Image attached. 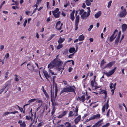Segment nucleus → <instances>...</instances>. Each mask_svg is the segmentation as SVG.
I'll list each match as a JSON object with an SVG mask.
<instances>
[{
  "instance_id": "obj_51",
  "label": "nucleus",
  "mask_w": 127,
  "mask_h": 127,
  "mask_svg": "<svg viewBox=\"0 0 127 127\" xmlns=\"http://www.w3.org/2000/svg\"><path fill=\"white\" fill-rule=\"evenodd\" d=\"M93 25H91L90 26L89 28L88 29V30L89 31H90L93 28Z\"/></svg>"
},
{
  "instance_id": "obj_36",
  "label": "nucleus",
  "mask_w": 127,
  "mask_h": 127,
  "mask_svg": "<svg viewBox=\"0 0 127 127\" xmlns=\"http://www.w3.org/2000/svg\"><path fill=\"white\" fill-rule=\"evenodd\" d=\"M75 114H73V112L72 111H70L69 112V114H68V117H71L72 116H74Z\"/></svg>"
},
{
  "instance_id": "obj_39",
  "label": "nucleus",
  "mask_w": 127,
  "mask_h": 127,
  "mask_svg": "<svg viewBox=\"0 0 127 127\" xmlns=\"http://www.w3.org/2000/svg\"><path fill=\"white\" fill-rule=\"evenodd\" d=\"M108 108H107L106 107V106L105 105H104L103 106V107L102 109V112H104L105 109L106 110Z\"/></svg>"
},
{
  "instance_id": "obj_45",
  "label": "nucleus",
  "mask_w": 127,
  "mask_h": 127,
  "mask_svg": "<svg viewBox=\"0 0 127 127\" xmlns=\"http://www.w3.org/2000/svg\"><path fill=\"white\" fill-rule=\"evenodd\" d=\"M27 21V20L26 19H25V21L23 24V26L24 27H25L26 26Z\"/></svg>"
},
{
  "instance_id": "obj_59",
  "label": "nucleus",
  "mask_w": 127,
  "mask_h": 127,
  "mask_svg": "<svg viewBox=\"0 0 127 127\" xmlns=\"http://www.w3.org/2000/svg\"><path fill=\"white\" fill-rule=\"evenodd\" d=\"M18 112V111H15L11 112H10V113L11 114H15V113H17Z\"/></svg>"
},
{
  "instance_id": "obj_31",
  "label": "nucleus",
  "mask_w": 127,
  "mask_h": 127,
  "mask_svg": "<svg viewBox=\"0 0 127 127\" xmlns=\"http://www.w3.org/2000/svg\"><path fill=\"white\" fill-rule=\"evenodd\" d=\"M93 0H86V3L87 5H90L91 4V2L93 1Z\"/></svg>"
},
{
  "instance_id": "obj_56",
  "label": "nucleus",
  "mask_w": 127,
  "mask_h": 127,
  "mask_svg": "<svg viewBox=\"0 0 127 127\" xmlns=\"http://www.w3.org/2000/svg\"><path fill=\"white\" fill-rule=\"evenodd\" d=\"M9 113H10L9 112H5L4 113V115L5 116L6 115H7L8 114H9Z\"/></svg>"
},
{
  "instance_id": "obj_43",
  "label": "nucleus",
  "mask_w": 127,
  "mask_h": 127,
  "mask_svg": "<svg viewBox=\"0 0 127 127\" xmlns=\"http://www.w3.org/2000/svg\"><path fill=\"white\" fill-rule=\"evenodd\" d=\"M113 83L112 82H111L110 83V89H112L113 88Z\"/></svg>"
},
{
  "instance_id": "obj_28",
  "label": "nucleus",
  "mask_w": 127,
  "mask_h": 127,
  "mask_svg": "<svg viewBox=\"0 0 127 127\" xmlns=\"http://www.w3.org/2000/svg\"><path fill=\"white\" fill-rule=\"evenodd\" d=\"M67 113V112L66 111H64L61 115L59 116L58 118H61L63 116L65 115Z\"/></svg>"
},
{
  "instance_id": "obj_60",
  "label": "nucleus",
  "mask_w": 127,
  "mask_h": 127,
  "mask_svg": "<svg viewBox=\"0 0 127 127\" xmlns=\"http://www.w3.org/2000/svg\"><path fill=\"white\" fill-rule=\"evenodd\" d=\"M115 89H114V88H113V89H112L111 90V92L112 93V95H113V94H114V90Z\"/></svg>"
},
{
  "instance_id": "obj_1",
  "label": "nucleus",
  "mask_w": 127,
  "mask_h": 127,
  "mask_svg": "<svg viewBox=\"0 0 127 127\" xmlns=\"http://www.w3.org/2000/svg\"><path fill=\"white\" fill-rule=\"evenodd\" d=\"M121 33V32H118L117 30H115L113 34L111 35L110 38L109 39L110 41H112L115 39L116 36H117L115 41V42L116 43H117L120 37Z\"/></svg>"
},
{
  "instance_id": "obj_18",
  "label": "nucleus",
  "mask_w": 127,
  "mask_h": 127,
  "mask_svg": "<svg viewBox=\"0 0 127 127\" xmlns=\"http://www.w3.org/2000/svg\"><path fill=\"white\" fill-rule=\"evenodd\" d=\"M43 72L45 77L47 80H48V78L50 77V76L47 72L46 70H43Z\"/></svg>"
},
{
  "instance_id": "obj_54",
  "label": "nucleus",
  "mask_w": 127,
  "mask_h": 127,
  "mask_svg": "<svg viewBox=\"0 0 127 127\" xmlns=\"http://www.w3.org/2000/svg\"><path fill=\"white\" fill-rule=\"evenodd\" d=\"M46 97L47 98H49V95L47 93V92L45 93H44Z\"/></svg>"
},
{
  "instance_id": "obj_26",
  "label": "nucleus",
  "mask_w": 127,
  "mask_h": 127,
  "mask_svg": "<svg viewBox=\"0 0 127 127\" xmlns=\"http://www.w3.org/2000/svg\"><path fill=\"white\" fill-rule=\"evenodd\" d=\"M122 27L123 31H125L127 28V25L126 24H124L122 25Z\"/></svg>"
},
{
  "instance_id": "obj_21",
  "label": "nucleus",
  "mask_w": 127,
  "mask_h": 127,
  "mask_svg": "<svg viewBox=\"0 0 127 127\" xmlns=\"http://www.w3.org/2000/svg\"><path fill=\"white\" fill-rule=\"evenodd\" d=\"M81 119V116L79 115L74 120L75 123V124H77L80 121Z\"/></svg>"
},
{
  "instance_id": "obj_8",
  "label": "nucleus",
  "mask_w": 127,
  "mask_h": 127,
  "mask_svg": "<svg viewBox=\"0 0 127 127\" xmlns=\"http://www.w3.org/2000/svg\"><path fill=\"white\" fill-rule=\"evenodd\" d=\"M27 68L30 70L31 72H34L35 71L34 70V67L32 64L31 63L28 64L27 65Z\"/></svg>"
},
{
  "instance_id": "obj_35",
  "label": "nucleus",
  "mask_w": 127,
  "mask_h": 127,
  "mask_svg": "<svg viewBox=\"0 0 127 127\" xmlns=\"http://www.w3.org/2000/svg\"><path fill=\"white\" fill-rule=\"evenodd\" d=\"M106 63V62L104 61V60H103L101 62V63L100 64V66L101 68H102L103 69V68L102 67L104 65V64Z\"/></svg>"
},
{
  "instance_id": "obj_2",
  "label": "nucleus",
  "mask_w": 127,
  "mask_h": 127,
  "mask_svg": "<svg viewBox=\"0 0 127 127\" xmlns=\"http://www.w3.org/2000/svg\"><path fill=\"white\" fill-rule=\"evenodd\" d=\"M88 10L87 13L85 11H84L83 9H81L80 11L79 14L81 15V18L83 19H86L90 15V12H91L90 7L87 8Z\"/></svg>"
},
{
  "instance_id": "obj_13",
  "label": "nucleus",
  "mask_w": 127,
  "mask_h": 127,
  "mask_svg": "<svg viewBox=\"0 0 127 127\" xmlns=\"http://www.w3.org/2000/svg\"><path fill=\"white\" fill-rule=\"evenodd\" d=\"M115 63V62H111L107 64L103 68V69H105L106 68H110Z\"/></svg>"
},
{
  "instance_id": "obj_47",
  "label": "nucleus",
  "mask_w": 127,
  "mask_h": 127,
  "mask_svg": "<svg viewBox=\"0 0 127 127\" xmlns=\"http://www.w3.org/2000/svg\"><path fill=\"white\" fill-rule=\"evenodd\" d=\"M110 110H109L108 111L107 113V114H106V116L107 117H108L109 118V116H110Z\"/></svg>"
},
{
  "instance_id": "obj_48",
  "label": "nucleus",
  "mask_w": 127,
  "mask_h": 127,
  "mask_svg": "<svg viewBox=\"0 0 127 127\" xmlns=\"http://www.w3.org/2000/svg\"><path fill=\"white\" fill-rule=\"evenodd\" d=\"M69 4V1L67 2L65 4H64V7H67L68 5Z\"/></svg>"
},
{
  "instance_id": "obj_12",
  "label": "nucleus",
  "mask_w": 127,
  "mask_h": 127,
  "mask_svg": "<svg viewBox=\"0 0 127 127\" xmlns=\"http://www.w3.org/2000/svg\"><path fill=\"white\" fill-rule=\"evenodd\" d=\"M63 25V24L61 23L60 21H58L57 23L56 26V29L58 30H60L61 29V27Z\"/></svg>"
},
{
  "instance_id": "obj_38",
  "label": "nucleus",
  "mask_w": 127,
  "mask_h": 127,
  "mask_svg": "<svg viewBox=\"0 0 127 127\" xmlns=\"http://www.w3.org/2000/svg\"><path fill=\"white\" fill-rule=\"evenodd\" d=\"M63 46V45L62 44H59L57 47V49H59L61 48H62Z\"/></svg>"
},
{
  "instance_id": "obj_33",
  "label": "nucleus",
  "mask_w": 127,
  "mask_h": 127,
  "mask_svg": "<svg viewBox=\"0 0 127 127\" xmlns=\"http://www.w3.org/2000/svg\"><path fill=\"white\" fill-rule=\"evenodd\" d=\"M78 107L77 106L76 107L75 110V112L76 113V114L74 115L75 117L77 116L78 115Z\"/></svg>"
},
{
  "instance_id": "obj_61",
  "label": "nucleus",
  "mask_w": 127,
  "mask_h": 127,
  "mask_svg": "<svg viewBox=\"0 0 127 127\" xmlns=\"http://www.w3.org/2000/svg\"><path fill=\"white\" fill-rule=\"evenodd\" d=\"M42 0H37L36 2V4H39Z\"/></svg>"
},
{
  "instance_id": "obj_44",
  "label": "nucleus",
  "mask_w": 127,
  "mask_h": 127,
  "mask_svg": "<svg viewBox=\"0 0 127 127\" xmlns=\"http://www.w3.org/2000/svg\"><path fill=\"white\" fill-rule=\"evenodd\" d=\"M56 35L55 34H52L50 36V39L49 40H48V41H49L50 40H51L53 37L55 36Z\"/></svg>"
},
{
  "instance_id": "obj_24",
  "label": "nucleus",
  "mask_w": 127,
  "mask_h": 127,
  "mask_svg": "<svg viewBox=\"0 0 127 127\" xmlns=\"http://www.w3.org/2000/svg\"><path fill=\"white\" fill-rule=\"evenodd\" d=\"M85 97L84 95L82 96L81 97H79L78 99V100L79 101H81L82 102H84L85 101Z\"/></svg>"
},
{
  "instance_id": "obj_7",
  "label": "nucleus",
  "mask_w": 127,
  "mask_h": 127,
  "mask_svg": "<svg viewBox=\"0 0 127 127\" xmlns=\"http://www.w3.org/2000/svg\"><path fill=\"white\" fill-rule=\"evenodd\" d=\"M91 87L93 88V90L96 89L98 88H99V89H101V88L97 86V84L95 81L92 80L91 82Z\"/></svg>"
},
{
  "instance_id": "obj_17",
  "label": "nucleus",
  "mask_w": 127,
  "mask_h": 127,
  "mask_svg": "<svg viewBox=\"0 0 127 127\" xmlns=\"http://www.w3.org/2000/svg\"><path fill=\"white\" fill-rule=\"evenodd\" d=\"M18 123L20 124V127H25L26 125L25 122L24 121L22 122L21 120H20L18 122Z\"/></svg>"
},
{
  "instance_id": "obj_29",
  "label": "nucleus",
  "mask_w": 127,
  "mask_h": 127,
  "mask_svg": "<svg viewBox=\"0 0 127 127\" xmlns=\"http://www.w3.org/2000/svg\"><path fill=\"white\" fill-rule=\"evenodd\" d=\"M65 40V39L62 38L60 37L59 40L58 41V42L59 44H61Z\"/></svg>"
},
{
  "instance_id": "obj_23",
  "label": "nucleus",
  "mask_w": 127,
  "mask_h": 127,
  "mask_svg": "<svg viewBox=\"0 0 127 127\" xmlns=\"http://www.w3.org/2000/svg\"><path fill=\"white\" fill-rule=\"evenodd\" d=\"M65 125L66 127H76L75 125L71 126V124L68 122H67L65 124Z\"/></svg>"
},
{
  "instance_id": "obj_58",
  "label": "nucleus",
  "mask_w": 127,
  "mask_h": 127,
  "mask_svg": "<svg viewBox=\"0 0 127 127\" xmlns=\"http://www.w3.org/2000/svg\"><path fill=\"white\" fill-rule=\"evenodd\" d=\"M4 46L3 45H1L0 46V49L1 50H3L4 48Z\"/></svg>"
},
{
  "instance_id": "obj_14",
  "label": "nucleus",
  "mask_w": 127,
  "mask_h": 127,
  "mask_svg": "<svg viewBox=\"0 0 127 127\" xmlns=\"http://www.w3.org/2000/svg\"><path fill=\"white\" fill-rule=\"evenodd\" d=\"M103 121V119L100 120L96 123L92 127H96L100 126L101 124V122Z\"/></svg>"
},
{
  "instance_id": "obj_9",
  "label": "nucleus",
  "mask_w": 127,
  "mask_h": 127,
  "mask_svg": "<svg viewBox=\"0 0 127 127\" xmlns=\"http://www.w3.org/2000/svg\"><path fill=\"white\" fill-rule=\"evenodd\" d=\"M79 15L77 16L75 19V30H76L78 29V26L79 22Z\"/></svg>"
},
{
  "instance_id": "obj_63",
  "label": "nucleus",
  "mask_w": 127,
  "mask_h": 127,
  "mask_svg": "<svg viewBox=\"0 0 127 127\" xmlns=\"http://www.w3.org/2000/svg\"><path fill=\"white\" fill-rule=\"evenodd\" d=\"M116 83H114L113 85V88H114V89H116Z\"/></svg>"
},
{
  "instance_id": "obj_30",
  "label": "nucleus",
  "mask_w": 127,
  "mask_h": 127,
  "mask_svg": "<svg viewBox=\"0 0 127 127\" xmlns=\"http://www.w3.org/2000/svg\"><path fill=\"white\" fill-rule=\"evenodd\" d=\"M69 52L70 53H73L74 52V53L76 52V51H75V48H71L69 49Z\"/></svg>"
},
{
  "instance_id": "obj_46",
  "label": "nucleus",
  "mask_w": 127,
  "mask_h": 127,
  "mask_svg": "<svg viewBox=\"0 0 127 127\" xmlns=\"http://www.w3.org/2000/svg\"><path fill=\"white\" fill-rule=\"evenodd\" d=\"M110 125V124L109 123H107L106 125H103L102 127H108L109 125Z\"/></svg>"
},
{
  "instance_id": "obj_62",
  "label": "nucleus",
  "mask_w": 127,
  "mask_h": 127,
  "mask_svg": "<svg viewBox=\"0 0 127 127\" xmlns=\"http://www.w3.org/2000/svg\"><path fill=\"white\" fill-rule=\"evenodd\" d=\"M62 15L64 17H65L66 15L65 13L63 12H62Z\"/></svg>"
},
{
  "instance_id": "obj_53",
  "label": "nucleus",
  "mask_w": 127,
  "mask_h": 127,
  "mask_svg": "<svg viewBox=\"0 0 127 127\" xmlns=\"http://www.w3.org/2000/svg\"><path fill=\"white\" fill-rule=\"evenodd\" d=\"M74 54V53L71 54L68 56V57L70 58H72Z\"/></svg>"
},
{
  "instance_id": "obj_22",
  "label": "nucleus",
  "mask_w": 127,
  "mask_h": 127,
  "mask_svg": "<svg viewBox=\"0 0 127 127\" xmlns=\"http://www.w3.org/2000/svg\"><path fill=\"white\" fill-rule=\"evenodd\" d=\"M74 10H73L70 15V19L72 21H73L74 19Z\"/></svg>"
},
{
  "instance_id": "obj_34",
  "label": "nucleus",
  "mask_w": 127,
  "mask_h": 127,
  "mask_svg": "<svg viewBox=\"0 0 127 127\" xmlns=\"http://www.w3.org/2000/svg\"><path fill=\"white\" fill-rule=\"evenodd\" d=\"M49 72L50 74H51L52 75H56L57 74L55 73H54L52 70L49 69Z\"/></svg>"
},
{
  "instance_id": "obj_25",
  "label": "nucleus",
  "mask_w": 127,
  "mask_h": 127,
  "mask_svg": "<svg viewBox=\"0 0 127 127\" xmlns=\"http://www.w3.org/2000/svg\"><path fill=\"white\" fill-rule=\"evenodd\" d=\"M100 94H104L105 95L104 97L106 98L107 96V93L106 91L104 90H102L99 92Z\"/></svg>"
},
{
  "instance_id": "obj_32",
  "label": "nucleus",
  "mask_w": 127,
  "mask_h": 127,
  "mask_svg": "<svg viewBox=\"0 0 127 127\" xmlns=\"http://www.w3.org/2000/svg\"><path fill=\"white\" fill-rule=\"evenodd\" d=\"M37 100V99L35 98H33L31 99L28 102V103H29V104H30L31 103L33 102H35L36 100Z\"/></svg>"
},
{
  "instance_id": "obj_5",
  "label": "nucleus",
  "mask_w": 127,
  "mask_h": 127,
  "mask_svg": "<svg viewBox=\"0 0 127 127\" xmlns=\"http://www.w3.org/2000/svg\"><path fill=\"white\" fill-rule=\"evenodd\" d=\"M54 62L55 63L56 67L58 68L59 69H61V68H62L61 66L63 64L62 61L57 59H55L54 60Z\"/></svg>"
},
{
  "instance_id": "obj_52",
  "label": "nucleus",
  "mask_w": 127,
  "mask_h": 127,
  "mask_svg": "<svg viewBox=\"0 0 127 127\" xmlns=\"http://www.w3.org/2000/svg\"><path fill=\"white\" fill-rule=\"evenodd\" d=\"M18 5L19 4L17 2V1H15V3H13L11 4V5Z\"/></svg>"
},
{
  "instance_id": "obj_20",
  "label": "nucleus",
  "mask_w": 127,
  "mask_h": 127,
  "mask_svg": "<svg viewBox=\"0 0 127 127\" xmlns=\"http://www.w3.org/2000/svg\"><path fill=\"white\" fill-rule=\"evenodd\" d=\"M101 12L99 11L95 14L94 16L95 18H97L101 16Z\"/></svg>"
},
{
  "instance_id": "obj_57",
  "label": "nucleus",
  "mask_w": 127,
  "mask_h": 127,
  "mask_svg": "<svg viewBox=\"0 0 127 127\" xmlns=\"http://www.w3.org/2000/svg\"><path fill=\"white\" fill-rule=\"evenodd\" d=\"M63 83L65 85H66L67 84L66 81H63Z\"/></svg>"
},
{
  "instance_id": "obj_15",
  "label": "nucleus",
  "mask_w": 127,
  "mask_h": 127,
  "mask_svg": "<svg viewBox=\"0 0 127 127\" xmlns=\"http://www.w3.org/2000/svg\"><path fill=\"white\" fill-rule=\"evenodd\" d=\"M54 66H55V64L54 60L53 61L51 62L48 65V68L51 69Z\"/></svg>"
},
{
  "instance_id": "obj_42",
  "label": "nucleus",
  "mask_w": 127,
  "mask_h": 127,
  "mask_svg": "<svg viewBox=\"0 0 127 127\" xmlns=\"http://www.w3.org/2000/svg\"><path fill=\"white\" fill-rule=\"evenodd\" d=\"M112 2V0H110L108 2V5L107 6L108 8H109L110 7Z\"/></svg>"
},
{
  "instance_id": "obj_11",
  "label": "nucleus",
  "mask_w": 127,
  "mask_h": 127,
  "mask_svg": "<svg viewBox=\"0 0 127 127\" xmlns=\"http://www.w3.org/2000/svg\"><path fill=\"white\" fill-rule=\"evenodd\" d=\"M127 14V12L126 11V9H124L123 11L120 12L119 16L121 17H125Z\"/></svg>"
},
{
  "instance_id": "obj_50",
  "label": "nucleus",
  "mask_w": 127,
  "mask_h": 127,
  "mask_svg": "<svg viewBox=\"0 0 127 127\" xmlns=\"http://www.w3.org/2000/svg\"><path fill=\"white\" fill-rule=\"evenodd\" d=\"M12 8L14 9H15L16 8L19 9V7L17 6H13L12 7Z\"/></svg>"
},
{
  "instance_id": "obj_10",
  "label": "nucleus",
  "mask_w": 127,
  "mask_h": 127,
  "mask_svg": "<svg viewBox=\"0 0 127 127\" xmlns=\"http://www.w3.org/2000/svg\"><path fill=\"white\" fill-rule=\"evenodd\" d=\"M116 68V67H115L114 69L111 71L106 73L105 74V75L108 77L110 76L114 73Z\"/></svg>"
},
{
  "instance_id": "obj_40",
  "label": "nucleus",
  "mask_w": 127,
  "mask_h": 127,
  "mask_svg": "<svg viewBox=\"0 0 127 127\" xmlns=\"http://www.w3.org/2000/svg\"><path fill=\"white\" fill-rule=\"evenodd\" d=\"M9 56V54L8 53H6L5 55V56L4 57V58H5L6 59H8Z\"/></svg>"
},
{
  "instance_id": "obj_64",
  "label": "nucleus",
  "mask_w": 127,
  "mask_h": 127,
  "mask_svg": "<svg viewBox=\"0 0 127 127\" xmlns=\"http://www.w3.org/2000/svg\"><path fill=\"white\" fill-rule=\"evenodd\" d=\"M30 13V11H26L25 13L27 15H29V14Z\"/></svg>"
},
{
  "instance_id": "obj_27",
  "label": "nucleus",
  "mask_w": 127,
  "mask_h": 127,
  "mask_svg": "<svg viewBox=\"0 0 127 127\" xmlns=\"http://www.w3.org/2000/svg\"><path fill=\"white\" fill-rule=\"evenodd\" d=\"M84 36L83 34L80 35L78 37V39L80 41H83L84 40Z\"/></svg>"
},
{
  "instance_id": "obj_6",
  "label": "nucleus",
  "mask_w": 127,
  "mask_h": 127,
  "mask_svg": "<svg viewBox=\"0 0 127 127\" xmlns=\"http://www.w3.org/2000/svg\"><path fill=\"white\" fill-rule=\"evenodd\" d=\"M53 14L56 18H59L60 15V12L59 11V9L57 8L54 11H52Z\"/></svg>"
},
{
  "instance_id": "obj_49",
  "label": "nucleus",
  "mask_w": 127,
  "mask_h": 127,
  "mask_svg": "<svg viewBox=\"0 0 127 127\" xmlns=\"http://www.w3.org/2000/svg\"><path fill=\"white\" fill-rule=\"evenodd\" d=\"M108 102H109V100H108L106 104H105L104 105H105L107 107V108H108Z\"/></svg>"
},
{
  "instance_id": "obj_3",
  "label": "nucleus",
  "mask_w": 127,
  "mask_h": 127,
  "mask_svg": "<svg viewBox=\"0 0 127 127\" xmlns=\"http://www.w3.org/2000/svg\"><path fill=\"white\" fill-rule=\"evenodd\" d=\"M55 78V77L54 76L53 77V80L54 81L53 86V88H52V89L51 91V96L52 97L54 94V88L55 90V97H56L57 95V94L58 93V87L56 83L54 82V80Z\"/></svg>"
},
{
  "instance_id": "obj_37",
  "label": "nucleus",
  "mask_w": 127,
  "mask_h": 127,
  "mask_svg": "<svg viewBox=\"0 0 127 127\" xmlns=\"http://www.w3.org/2000/svg\"><path fill=\"white\" fill-rule=\"evenodd\" d=\"M8 72H6L5 73V76L4 77V79L5 80H6L8 78Z\"/></svg>"
},
{
  "instance_id": "obj_4",
  "label": "nucleus",
  "mask_w": 127,
  "mask_h": 127,
  "mask_svg": "<svg viewBox=\"0 0 127 127\" xmlns=\"http://www.w3.org/2000/svg\"><path fill=\"white\" fill-rule=\"evenodd\" d=\"M74 87L69 86L68 87L64 88L61 91V93L64 92H74Z\"/></svg>"
},
{
  "instance_id": "obj_16",
  "label": "nucleus",
  "mask_w": 127,
  "mask_h": 127,
  "mask_svg": "<svg viewBox=\"0 0 127 127\" xmlns=\"http://www.w3.org/2000/svg\"><path fill=\"white\" fill-rule=\"evenodd\" d=\"M4 87H5V93H6L8 90L11 87V86L9 84L7 83L5 84Z\"/></svg>"
},
{
  "instance_id": "obj_41",
  "label": "nucleus",
  "mask_w": 127,
  "mask_h": 127,
  "mask_svg": "<svg viewBox=\"0 0 127 127\" xmlns=\"http://www.w3.org/2000/svg\"><path fill=\"white\" fill-rule=\"evenodd\" d=\"M5 87L4 86L3 88L0 90V94H1L3 92L4 90L5 91Z\"/></svg>"
},
{
  "instance_id": "obj_19",
  "label": "nucleus",
  "mask_w": 127,
  "mask_h": 127,
  "mask_svg": "<svg viewBox=\"0 0 127 127\" xmlns=\"http://www.w3.org/2000/svg\"><path fill=\"white\" fill-rule=\"evenodd\" d=\"M100 116V115L99 114H97L91 117V119L93 120L94 119H98L99 118Z\"/></svg>"
},
{
  "instance_id": "obj_55",
  "label": "nucleus",
  "mask_w": 127,
  "mask_h": 127,
  "mask_svg": "<svg viewBox=\"0 0 127 127\" xmlns=\"http://www.w3.org/2000/svg\"><path fill=\"white\" fill-rule=\"evenodd\" d=\"M72 69H73V68L72 67H70L69 68L68 70L69 72H71L72 70Z\"/></svg>"
}]
</instances>
